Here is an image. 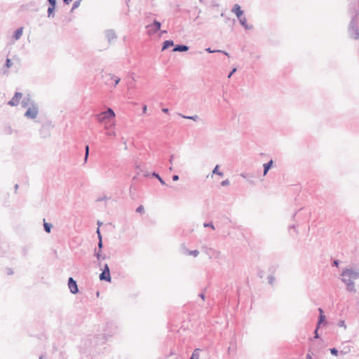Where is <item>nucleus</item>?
Returning <instances> with one entry per match:
<instances>
[{
  "label": "nucleus",
  "instance_id": "1",
  "mask_svg": "<svg viewBox=\"0 0 359 359\" xmlns=\"http://www.w3.org/2000/svg\"><path fill=\"white\" fill-rule=\"evenodd\" d=\"M341 281L346 284V290L355 292V284L352 279L359 278V269L346 268L341 272Z\"/></svg>",
  "mask_w": 359,
  "mask_h": 359
},
{
  "label": "nucleus",
  "instance_id": "2",
  "mask_svg": "<svg viewBox=\"0 0 359 359\" xmlns=\"http://www.w3.org/2000/svg\"><path fill=\"white\" fill-rule=\"evenodd\" d=\"M349 11L352 13H355L354 16L350 22L348 33L351 38L358 40L359 39V28L358 26V20L359 19V12H355L353 7L349 5Z\"/></svg>",
  "mask_w": 359,
  "mask_h": 359
},
{
  "label": "nucleus",
  "instance_id": "3",
  "mask_svg": "<svg viewBox=\"0 0 359 359\" xmlns=\"http://www.w3.org/2000/svg\"><path fill=\"white\" fill-rule=\"evenodd\" d=\"M116 114L112 109L108 108L107 111H102L95 115V118L98 123L107 124V121L113 119Z\"/></svg>",
  "mask_w": 359,
  "mask_h": 359
},
{
  "label": "nucleus",
  "instance_id": "4",
  "mask_svg": "<svg viewBox=\"0 0 359 359\" xmlns=\"http://www.w3.org/2000/svg\"><path fill=\"white\" fill-rule=\"evenodd\" d=\"M161 27V23L156 20H154V21L146 25L145 28L147 29V34L149 36H152L156 34Z\"/></svg>",
  "mask_w": 359,
  "mask_h": 359
},
{
  "label": "nucleus",
  "instance_id": "5",
  "mask_svg": "<svg viewBox=\"0 0 359 359\" xmlns=\"http://www.w3.org/2000/svg\"><path fill=\"white\" fill-rule=\"evenodd\" d=\"M39 114V106L35 102L34 104H32L31 106L29 107V108L27 109L26 112L25 113V116L30 118V119H34L36 118Z\"/></svg>",
  "mask_w": 359,
  "mask_h": 359
},
{
  "label": "nucleus",
  "instance_id": "6",
  "mask_svg": "<svg viewBox=\"0 0 359 359\" xmlns=\"http://www.w3.org/2000/svg\"><path fill=\"white\" fill-rule=\"evenodd\" d=\"M68 286L70 292L72 294H76L79 292L76 281L73 278L70 277L68 280Z\"/></svg>",
  "mask_w": 359,
  "mask_h": 359
},
{
  "label": "nucleus",
  "instance_id": "7",
  "mask_svg": "<svg viewBox=\"0 0 359 359\" xmlns=\"http://www.w3.org/2000/svg\"><path fill=\"white\" fill-rule=\"evenodd\" d=\"M22 97V94L21 93L16 92L11 100L8 102V104L10 106H17L20 103V100Z\"/></svg>",
  "mask_w": 359,
  "mask_h": 359
},
{
  "label": "nucleus",
  "instance_id": "8",
  "mask_svg": "<svg viewBox=\"0 0 359 359\" xmlns=\"http://www.w3.org/2000/svg\"><path fill=\"white\" fill-rule=\"evenodd\" d=\"M115 126V123H111L110 125H108L107 123L104 125V128L107 131L106 135L107 136H113L115 137L116 135V133L115 130H111V128H114Z\"/></svg>",
  "mask_w": 359,
  "mask_h": 359
},
{
  "label": "nucleus",
  "instance_id": "9",
  "mask_svg": "<svg viewBox=\"0 0 359 359\" xmlns=\"http://www.w3.org/2000/svg\"><path fill=\"white\" fill-rule=\"evenodd\" d=\"M238 19L239 22L241 23V25L242 26H243L245 29H252V25H249L247 23V19H246L245 17L241 15L240 18H238Z\"/></svg>",
  "mask_w": 359,
  "mask_h": 359
},
{
  "label": "nucleus",
  "instance_id": "10",
  "mask_svg": "<svg viewBox=\"0 0 359 359\" xmlns=\"http://www.w3.org/2000/svg\"><path fill=\"white\" fill-rule=\"evenodd\" d=\"M100 279L101 280H106L107 282H111L110 271H102V272L100 275Z\"/></svg>",
  "mask_w": 359,
  "mask_h": 359
},
{
  "label": "nucleus",
  "instance_id": "11",
  "mask_svg": "<svg viewBox=\"0 0 359 359\" xmlns=\"http://www.w3.org/2000/svg\"><path fill=\"white\" fill-rule=\"evenodd\" d=\"M231 11L236 15L237 18H240L243 15V11L241 10V6L238 4H235Z\"/></svg>",
  "mask_w": 359,
  "mask_h": 359
},
{
  "label": "nucleus",
  "instance_id": "12",
  "mask_svg": "<svg viewBox=\"0 0 359 359\" xmlns=\"http://www.w3.org/2000/svg\"><path fill=\"white\" fill-rule=\"evenodd\" d=\"M105 35L109 42H111L112 40L116 38L115 32L112 29H109L105 32Z\"/></svg>",
  "mask_w": 359,
  "mask_h": 359
},
{
  "label": "nucleus",
  "instance_id": "13",
  "mask_svg": "<svg viewBox=\"0 0 359 359\" xmlns=\"http://www.w3.org/2000/svg\"><path fill=\"white\" fill-rule=\"evenodd\" d=\"M273 163V160H271L269 161L268 163H264L263 165V167H264V172H263V175L265 176L266 175V174L268 173L269 169L271 168L272 165Z\"/></svg>",
  "mask_w": 359,
  "mask_h": 359
},
{
  "label": "nucleus",
  "instance_id": "14",
  "mask_svg": "<svg viewBox=\"0 0 359 359\" xmlns=\"http://www.w3.org/2000/svg\"><path fill=\"white\" fill-rule=\"evenodd\" d=\"M22 32H23V27H20L15 31L13 37L14 38L15 40H18L21 38V36L22 35Z\"/></svg>",
  "mask_w": 359,
  "mask_h": 359
},
{
  "label": "nucleus",
  "instance_id": "15",
  "mask_svg": "<svg viewBox=\"0 0 359 359\" xmlns=\"http://www.w3.org/2000/svg\"><path fill=\"white\" fill-rule=\"evenodd\" d=\"M189 50V47L186 45H177L174 48L173 51L184 52Z\"/></svg>",
  "mask_w": 359,
  "mask_h": 359
},
{
  "label": "nucleus",
  "instance_id": "16",
  "mask_svg": "<svg viewBox=\"0 0 359 359\" xmlns=\"http://www.w3.org/2000/svg\"><path fill=\"white\" fill-rule=\"evenodd\" d=\"M349 5L353 7L355 12L359 13V0H351Z\"/></svg>",
  "mask_w": 359,
  "mask_h": 359
},
{
  "label": "nucleus",
  "instance_id": "17",
  "mask_svg": "<svg viewBox=\"0 0 359 359\" xmlns=\"http://www.w3.org/2000/svg\"><path fill=\"white\" fill-rule=\"evenodd\" d=\"M174 46V42L172 40H167L163 42V45L162 47V51L165 50V49L168 48L170 46Z\"/></svg>",
  "mask_w": 359,
  "mask_h": 359
},
{
  "label": "nucleus",
  "instance_id": "18",
  "mask_svg": "<svg viewBox=\"0 0 359 359\" xmlns=\"http://www.w3.org/2000/svg\"><path fill=\"white\" fill-rule=\"evenodd\" d=\"M184 254H186L187 255H191V256H194L196 257L199 255V251L197 250H185Z\"/></svg>",
  "mask_w": 359,
  "mask_h": 359
},
{
  "label": "nucleus",
  "instance_id": "19",
  "mask_svg": "<svg viewBox=\"0 0 359 359\" xmlns=\"http://www.w3.org/2000/svg\"><path fill=\"white\" fill-rule=\"evenodd\" d=\"M52 227L53 226L50 223L46 222L45 219H43V228L46 232L50 233Z\"/></svg>",
  "mask_w": 359,
  "mask_h": 359
},
{
  "label": "nucleus",
  "instance_id": "20",
  "mask_svg": "<svg viewBox=\"0 0 359 359\" xmlns=\"http://www.w3.org/2000/svg\"><path fill=\"white\" fill-rule=\"evenodd\" d=\"M109 76H110V79L114 82V86H116L121 81L120 78L111 74H109Z\"/></svg>",
  "mask_w": 359,
  "mask_h": 359
},
{
  "label": "nucleus",
  "instance_id": "21",
  "mask_svg": "<svg viewBox=\"0 0 359 359\" xmlns=\"http://www.w3.org/2000/svg\"><path fill=\"white\" fill-rule=\"evenodd\" d=\"M205 50L208 53H224V55L229 56V53H226V51H224V50H212L210 48H208L205 49Z\"/></svg>",
  "mask_w": 359,
  "mask_h": 359
},
{
  "label": "nucleus",
  "instance_id": "22",
  "mask_svg": "<svg viewBox=\"0 0 359 359\" xmlns=\"http://www.w3.org/2000/svg\"><path fill=\"white\" fill-rule=\"evenodd\" d=\"M199 351L200 349L196 348L191 354L190 359H199Z\"/></svg>",
  "mask_w": 359,
  "mask_h": 359
},
{
  "label": "nucleus",
  "instance_id": "23",
  "mask_svg": "<svg viewBox=\"0 0 359 359\" xmlns=\"http://www.w3.org/2000/svg\"><path fill=\"white\" fill-rule=\"evenodd\" d=\"M212 174H215V175H218L221 177H222L224 175L223 172H220L219 170V165H217L215 168L213 169L212 170Z\"/></svg>",
  "mask_w": 359,
  "mask_h": 359
},
{
  "label": "nucleus",
  "instance_id": "24",
  "mask_svg": "<svg viewBox=\"0 0 359 359\" xmlns=\"http://www.w3.org/2000/svg\"><path fill=\"white\" fill-rule=\"evenodd\" d=\"M55 6H50L48 8V16L51 17L54 15Z\"/></svg>",
  "mask_w": 359,
  "mask_h": 359
},
{
  "label": "nucleus",
  "instance_id": "25",
  "mask_svg": "<svg viewBox=\"0 0 359 359\" xmlns=\"http://www.w3.org/2000/svg\"><path fill=\"white\" fill-rule=\"evenodd\" d=\"M152 175H153L154 177H155L156 178H157V179L159 180V182H161V184H163V185L165 184V182H164V180H163L161 177H160V175H159L158 174H157V173H156V172H154V173L152 174Z\"/></svg>",
  "mask_w": 359,
  "mask_h": 359
},
{
  "label": "nucleus",
  "instance_id": "26",
  "mask_svg": "<svg viewBox=\"0 0 359 359\" xmlns=\"http://www.w3.org/2000/svg\"><path fill=\"white\" fill-rule=\"evenodd\" d=\"M325 320V316L324 314H321L319 316V318H318V325L317 326H320V325L321 323H323L324 321Z\"/></svg>",
  "mask_w": 359,
  "mask_h": 359
},
{
  "label": "nucleus",
  "instance_id": "27",
  "mask_svg": "<svg viewBox=\"0 0 359 359\" xmlns=\"http://www.w3.org/2000/svg\"><path fill=\"white\" fill-rule=\"evenodd\" d=\"M95 257H97V259L98 260L104 259H105V257L102 255L101 251H100V250H98L97 252L95 251Z\"/></svg>",
  "mask_w": 359,
  "mask_h": 359
},
{
  "label": "nucleus",
  "instance_id": "28",
  "mask_svg": "<svg viewBox=\"0 0 359 359\" xmlns=\"http://www.w3.org/2000/svg\"><path fill=\"white\" fill-rule=\"evenodd\" d=\"M35 102H25L24 101H22L21 104L22 107L25 108H29V106H31L32 104H34Z\"/></svg>",
  "mask_w": 359,
  "mask_h": 359
},
{
  "label": "nucleus",
  "instance_id": "29",
  "mask_svg": "<svg viewBox=\"0 0 359 359\" xmlns=\"http://www.w3.org/2000/svg\"><path fill=\"white\" fill-rule=\"evenodd\" d=\"M80 0L74 1L72 8V11H74V9L77 8L80 5Z\"/></svg>",
  "mask_w": 359,
  "mask_h": 359
},
{
  "label": "nucleus",
  "instance_id": "30",
  "mask_svg": "<svg viewBox=\"0 0 359 359\" xmlns=\"http://www.w3.org/2000/svg\"><path fill=\"white\" fill-rule=\"evenodd\" d=\"M136 212H138V213H143L144 212V208L143 207V205H140L136 209Z\"/></svg>",
  "mask_w": 359,
  "mask_h": 359
},
{
  "label": "nucleus",
  "instance_id": "31",
  "mask_svg": "<svg viewBox=\"0 0 359 359\" xmlns=\"http://www.w3.org/2000/svg\"><path fill=\"white\" fill-rule=\"evenodd\" d=\"M338 326L344 327V329H346V325L345 321L343 320H341L339 321Z\"/></svg>",
  "mask_w": 359,
  "mask_h": 359
},
{
  "label": "nucleus",
  "instance_id": "32",
  "mask_svg": "<svg viewBox=\"0 0 359 359\" xmlns=\"http://www.w3.org/2000/svg\"><path fill=\"white\" fill-rule=\"evenodd\" d=\"M22 101L25 102H35L34 101H33L30 96L28 95L27 96H26L23 100Z\"/></svg>",
  "mask_w": 359,
  "mask_h": 359
},
{
  "label": "nucleus",
  "instance_id": "33",
  "mask_svg": "<svg viewBox=\"0 0 359 359\" xmlns=\"http://www.w3.org/2000/svg\"><path fill=\"white\" fill-rule=\"evenodd\" d=\"M203 226L204 227H210L212 229H215V226L213 225V224L212 222H209V223H204L203 224Z\"/></svg>",
  "mask_w": 359,
  "mask_h": 359
},
{
  "label": "nucleus",
  "instance_id": "34",
  "mask_svg": "<svg viewBox=\"0 0 359 359\" xmlns=\"http://www.w3.org/2000/svg\"><path fill=\"white\" fill-rule=\"evenodd\" d=\"M268 280L270 285H273V282L275 281V278L272 276H270L268 277Z\"/></svg>",
  "mask_w": 359,
  "mask_h": 359
},
{
  "label": "nucleus",
  "instance_id": "35",
  "mask_svg": "<svg viewBox=\"0 0 359 359\" xmlns=\"http://www.w3.org/2000/svg\"><path fill=\"white\" fill-rule=\"evenodd\" d=\"M13 63L11 62V60L8 58L6 59V67L9 68L12 66Z\"/></svg>",
  "mask_w": 359,
  "mask_h": 359
},
{
  "label": "nucleus",
  "instance_id": "36",
  "mask_svg": "<svg viewBox=\"0 0 359 359\" xmlns=\"http://www.w3.org/2000/svg\"><path fill=\"white\" fill-rule=\"evenodd\" d=\"M330 353L334 355H337L338 354V351L337 348H332L330 349Z\"/></svg>",
  "mask_w": 359,
  "mask_h": 359
},
{
  "label": "nucleus",
  "instance_id": "37",
  "mask_svg": "<svg viewBox=\"0 0 359 359\" xmlns=\"http://www.w3.org/2000/svg\"><path fill=\"white\" fill-rule=\"evenodd\" d=\"M229 183H230V182H229V180L228 179H226V180H224V181H222V182H221V185H222V186H223V187H225V186L229 185Z\"/></svg>",
  "mask_w": 359,
  "mask_h": 359
},
{
  "label": "nucleus",
  "instance_id": "38",
  "mask_svg": "<svg viewBox=\"0 0 359 359\" xmlns=\"http://www.w3.org/2000/svg\"><path fill=\"white\" fill-rule=\"evenodd\" d=\"M318 328H319V327L317 326L316 329L315 330V332H314V338L315 339L319 338V335H318Z\"/></svg>",
  "mask_w": 359,
  "mask_h": 359
},
{
  "label": "nucleus",
  "instance_id": "39",
  "mask_svg": "<svg viewBox=\"0 0 359 359\" xmlns=\"http://www.w3.org/2000/svg\"><path fill=\"white\" fill-rule=\"evenodd\" d=\"M50 6H56V0H48Z\"/></svg>",
  "mask_w": 359,
  "mask_h": 359
},
{
  "label": "nucleus",
  "instance_id": "40",
  "mask_svg": "<svg viewBox=\"0 0 359 359\" xmlns=\"http://www.w3.org/2000/svg\"><path fill=\"white\" fill-rule=\"evenodd\" d=\"M179 115L182 117L183 118H186V119H190L191 120V116H185V115H183L182 114H179Z\"/></svg>",
  "mask_w": 359,
  "mask_h": 359
},
{
  "label": "nucleus",
  "instance_id": "41",
  "mask_svg": "<svg viewBox=\"0 0 359 359\" xmlns=\"http://www.w3.org/2000/svg\"><path fill=\"white\" fill-rule=\"evenodd\" d=\"M98 248H99V250L101 251V249L102 248V239L99 240Z\"/></svg>",
  "mask_w": 359,
  "mask_h": 359
},
{
  "label": "nucleus",
  "instance_id": "42",
  "mask_svg": "<svg viewBox=\"0 0 359 359\" xmlns=\"http://www.w3.org/2000/svg\"><path fill=\"white\" fill-rule=\"evenodd\" d=\"M236 72V68H233L232 71L229 74L228 78H231L233 73Z\"/></svg>",
  "mask_w": 359,
  "mask_h": 359
},
{
  "label": "nucleus",
  "instance_id": "43",
  "mask_svg": "<svg viewBox=\"0 0 359 359\" xmlns=\"http://www.w3.org/2000/svg\"><path fill=\"white\" fill-rule=\"evenodd\" d=\"M198 115H194V116H191V120L194 121H196L198 120Z\"/></svg>",
  "mask_w": 359,
  "mask_h": 359
},
{
  "label": "nucleus",
  "instance_id": "44",
  "mask_svg": "<svg viewBox=\"0 0 359 359\" xmlns=\"http://www.w3.org/2000/svg\"><path fill=\"white\" fill-rule=\"evenodd\" d=\"M96 233H97V236H98L99 240L102 239V236H101L100 231L99 228H97V229L96 231Z\"/></svg>",
  "mask_w": 359,
  "mask_h": 359
},
{
  "label": "nucleus",
  "instance_id": "45",
  "mask_svg": "<svg viewBox=\"0 0 359 359\" xmlns=\"http://www.w3.org/2000/svg\"><path fill=\"white\" fill-rule=\"evenodd\" d=\"M85 154H86L87 155H89V146L88 145H86L85 147Z\"/></svg>",
  "mask_w": 359,
  "mask_h": 359
},
{
  "label": "nucleus",
  "instance_id": "46",
  "mask_svg": "<svg viewBox=\"0 0 359 359\" xmlns=\"http://www.w3.org/2000/svg\"><path fill=\"white\" fill-rule=\"evenodd\" d=\"M103 271H110V269H109V267L108 264H104Z\"/></svg>",
  "mask_w": 359,
  "mask_h": 359
},
{
  "label": "nucleus",
  "instance_id": "47",
  "mask_svg": "<svg viewBox=\"0 0 359 359\" xmlns=\"http://www.w3.org/2000/svg\"><path fill=\"white\" fill-rule=\"evenodd\" d=\"M179 180V176L177 175H175L172 176V180L173 181H177Z\"/></svg>",
  "mask_w": 359,
  "mask_h": 359
},
{
  "label": "nucleus",
  "instance_id": "48",
  "mask_svg": "<svg viewBox=\"0 0 359 359\" xmlns=\"http://www.w3.org/2000/svg\"><path fill=\"white\" fill-rule=\"evenodd\" d=\"M173 157H174L173 154L170 156V158L169 159V162L170 164H172Z\"/></svg>",
  "mask_w": 359,
  "mask_h": 359
},
{
  "label": "nucleus",
  "instance_id": "49",
  "mask_svg": "<svg viewBox=\"0 0 359 359\" xmlns=\"http://www.w3.org/2000/svg\"><path fill=\"white\" fill-rule=\"evenodd\" d=\"M72 1V0H63L64 3L66 4H69Z\"/></svg>",
  "mask_w": 359,
  "mask_h": 359
},
{
  "label": "nucleus",
  "instance_id": "50",
  "mask_svg": "<svg viewBox=\"0 0 359 359\" xmlns=\"http://www.w3.org/2000/svg\"><path fill=\"white\" fill-rule=\"evenodd\" d=\"M162 111L164 112V113H168V109L163 108V109H162Z\"/></svg>",
  "mask_w": 359,
  "mask_h": 359
},
{
  "label": "nucleus",
  "instance_id": "51",
  "mask_svg": "<svg viewBox=\"0 0 359 359\" xmlns=\"http://www.w3.org/2000/svg\"><path fill=\"white\" fill-rule=\"evenodd\" d=\"M241 176L242 177H243V178H247V174H245V173H243H243H241Z\"/></svg>",
  "mask_w": 359,
  "mask_h": 359
},
{
  "label": "nucleus",
  "instance_id": "52",
  "mask_svg": "<svg viewBox=\"0 0 359 359\" xmlns=\"http://www.w3.org/2000/svg\"><path fill=\"white\" fill-rule=\"evenodd\" d=\"M318 311L320 313V315L323 314V310L321 308L318 309Z\"/></svg>",
  "mask_w": 359,
  "mask_h": 359
},
{
  "label": "nucleus",
  "instance_id": "53",
  "mask_svg": "<svg viewBox=\"0 0 359 359\" xmlns=\"http://www.w3.org/2000/svg\"><path fill=\"white\" fill-rule=\"evenodd\" d=\"M88 158V155H87L86 154H85V158H84V161H85V162H86V161H87Z\"/></svg>",
  "mask_w": 359,
  "mask_h": 359
},
{
  "label": "nucleus",
  "instance_id": "54",
  "mask_svg": "<svg viewBox=\"0 0 359 359\" xmlns=\"http://www.w3.org/2000/svg\"><path fill=\"white\" fill-rule=\"evenodd\" d=\"M143 109V112H144V113H146V111H147V106H146V105H144V106L143 107V109Z\"/></svg>",
  "mask_w": 359,
  "mask_h": 359
},
{
  "label": "nucleus",
  "instance_id": "55",
  "mask_svg": "<svg viewBox=\"0 0 359 359\" xmlns=\"http://www.w3.org/2000/svg\"><path fill=\"white\" fill-rule=\"evenodd\" d=\"M106 199H107V197H104V198H98V199H97V201H100L106 200Z\"/></svg>",
  "mask_w": 359,
  "mask_h": 359
},
{
  "label": "nucleus",
  "instance_id": "56",
  "mask_svg": "<svg viewBox=\"0 0 359 359\" xmlns=\"http://www.w3.org/2000/svg\"><path fill=\"white\" fill-rule=\"evenodd\" d=\"M199 296H200L203 299H204V298H205V295H204V294L201 293V294H199Z\"/></svg>",
  "mask_w": 359,
  "mask_h": 359
},
{
  "label": "nucleus",
  "instance_id": "57",
  "mask_svg": "<svg viewBox=\"0 0 359 359\" xmlns=\"http://www.w3.org/2000/svg\"><path fill=\"white\" fill-rule=\"evenodd\" d=\"M339 262L337 260L334 261V265L338 266Z\"/></svg>",
  "mask_w": 359,
  "mask_h": 359
},
{
  "label": "nucleus",
  "instance_id": "58",
  "mask_svg": "<svg viewBox=\"0 0 359 359\" xmlns=\"http://www.w3.org/2000/svg\"><path fill=\"white\" fill-rule=\"evenodd\" d=\"M8 274H13V271L11 269L8 270Z\"/></svg>",
  "mask_w": 359,
  "mask_h": 359
},
{
  "label": "nucleus",
  "instance_id": "59",
  "mask_svg": "<svg viewBox=\"0 0 359 359\" xmlns=\"http://www.w3.org/2000/svg\"><path fill=\"white\" fill-rule=\"evenodd\" d=\"M18 187H19L18 184H15V192L17 191V190L18 189Z\"/></svg>",
  "mask_w": 359,
  "mask_h": 359
},
{
  "label": "nucleus",
  "instance_id": "60",
  "mask_svg": "<svg viewBox=\"0 0 359 359\" xmlns=\"http://www.w3.org/2000/svg\"><path fill=\"white\" fill-rule=\"evenodd\" d=\"M306 359H312V358L309 354H307Z\"/></svg>",
  "mask_w": 359,
  "mask_h": 359
},
{
  "label": "nucleus",
  "instance_id": "61",
  "mask_svg": "<svg viewBox=\"0 0 359 359\" xmlns=\"http://www.w3.org/2000/svg\"><path fill=\"white\" fill-rule=\"evenodd\" d=\"M165 33H167V31H165V30L161 31V35H162L163 34H165Z\"/></svg>",
  "mask_w": 359,
  "mask_h": 359
},
{
  "label": "nucleus",
  "instance_id": "62",
  "mask_svg": "<svg viewBox=\"0 0 359 359\" xmlns=\"http://www.w3.org/2000/svg\"><path fill=\"white\" fill-rule=\"evenodd\" d=\"M102 224V223L100 221H97V225L98 226H100Z\"/></svg>",
  "mask_w": 359,
  "mask_h": 359
},
{
  "label": "nucleus",
  "instance_id": "63",
  "mask_svg": "<svg viewBox=\"0 0 359 359\" xmlns=\"http://www.w3.org/2000/svg\"><path fill=\"white\" fill-rule=\"evenodd\" d=\"M289 229H294V230H295V226H294V225H292V226H290V227H289Z\"/></svg>",
  "mask_w": 359,
  "mask_h": 359
},
{
  "label": "nucleus",
  "instance_id": "64",
  "mask_svg": "<svg viewBox=\"0 0 359 359\" xmlns=\"http://www.w3.org/2000/svg\"><path fill=\"white\" fill-rule=\"evenodd\" d=\"M340 353L343 355H344L346 353V352H344L343 351H341Z\"/></svg>",
  "mask_w": 359,
  "mask_h": 359
}]
</instances>
